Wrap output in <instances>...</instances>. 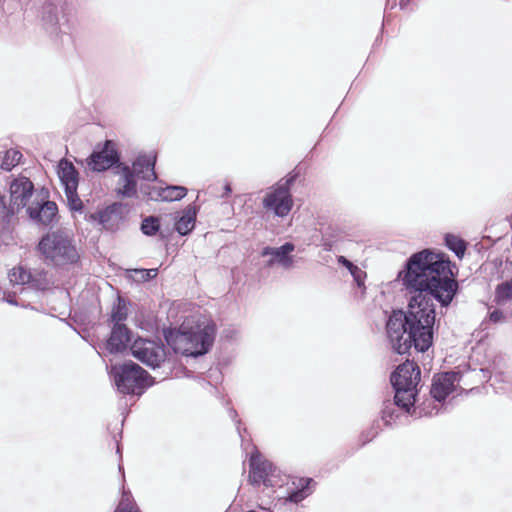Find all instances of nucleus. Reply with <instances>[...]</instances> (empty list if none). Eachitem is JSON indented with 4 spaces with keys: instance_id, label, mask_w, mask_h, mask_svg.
<instances>
[{
    "instance_id": "nucleus-15",
    "label": "nucleus",
    "mask_w": 512,
    "mask_h": 512,
    "mask_svg": "<svg viewBox=\"0 0 512 512\" xmlns=\"http://www.w3.org/2000/svg\"><path fill=\"white\" fill-rule=\"evenodd\" d=\"M57 174L65 191L77 190L79 183V175L72 164L67 159H62L57 166Z\"/></svg>"
},
{
    "instance_id": "nucleus-30",
    "label": "nucleus",
    "mask_w": 512,
    "mask_h": 512,
    "mask_svg": "<svg viewBox=\"0 0 512 512\" xmlns=\"http://www.w3.org/2000/svg\"><path fill=\"white\" fill-rule=\"evenodd\" d=\"M337 260L339 264L345 266L349 271L356 266L348 259H346L344 256H339Z\"/></svg>"
},
{
    "instance_id": "nucleus-21",
    "label": "nucleus",
    "mask_w": 512,
    "mask_h": 512,
    "mask_svg": "<svg viewBox=\"0 0 512 512\" xmlns=\"http://www.w3.org/2000/svg\"><path fill=\"white\" fill-rule=\"evenodd\" d=\"M22 154L18 150H8L5 152V155L2 159L1 167L6 170L10 171L13 167H15L21 160Z\"/></svg>"
},
{
    "instance_id": "nucleus-27",
    "label": "nucleus",
    "mask_w": 512,
    "mask_h": 512,
    "mask_svg": "<svg viewBox=\"0 0 512 512\" xmlns=\"http://www.w3.org/2000/svg\"><path fill=\"white\" fill-rule=\"evenodd\" d=\"M353 276L355 282L359 287L364 286V280L366 278V273L360 269L358 266H355L353 269L349 271Z\"/></svg>"
},
{
    "instance_id": "nucleus-19",
    "label": "nucleus",
    "mask_w": 512,
    "mask_h": 512,
    "mask_svg": "<svg viewBox=\"0 0 512 512\" xmlns=\"http://www.w3.org/2000/svg\"><path fill=\"white\" fill-rule=\"evenodd\" d=\"M395 403L409 410L415 403L416 388H395Z\"/></svg>"
},
{
    "instance_id": "nucleus-18",
    "label": "nucleus",
    "mask_w": 512,
    "mask_h": 512,
    "mask_svg": "<svg viewBox=\"0 0 512 512\" xmlns=\"http://www.w3.org/2000/svg\"><path fill=\"white\" fill-rule=\"evenodd\" d=\"M196 214V210L192 206H188L183 210L182 215L175 223V229L179 234L187 235L193 230Z\"/></svg>"
},
{
    "instance_id": "nucleus-25",
    "label": "nucleus",
    "mask_w": 512,
    "mask_h": 512,
    "mask_svg": "<svg viewBox=\"0 0 512 512\" xmlns=\"http://www.w3.org/2000/svg\"><path fill=\"white\" fill-rule=\"evenodd\" d=\"M159 221L156 217L150 216L143 220L141 230L145 235H154L159 230Z\"/></svg>"
},
{
    "instance_id": "nucleus-8",
    "label": "nucleus",
    "mask_w": 512,
    "mask_h": 512,
    "mask_svg": "<svg viewBox=\"0 0 512 512\" xmlns=\"http://www.w3.org/2000/svg\"><path fill=\"white\" fill-rule=\"evenodd\" d=\"M132 355L144 364L157 367L166 357L164 347L154 341L146 339H136L131 345Z\"/></svg>"
},
{
    "instance_id": "nucleus-1",
    "label": "nucleus",
    "mask_w": 512,
    "mask_h": 512,
    "mask_svg": "<svg viewBox=\"0 0 512 512\" xmlns=\"http://www.w3.org/2000/svg\"><path fill=\"white\" fill-rule=\"evenodd\" d=\"M402 286L415 293L408 303L407 312L394 311L387 322V335L392 349L407 353L412 345L425 352L432 345L435 308L432 298L448 306L456 291L450 262L430 250L413 254L398 273Z\"/></svg>"
},
{
    "instance_id": "nucleus-29",
    "label": "nucleus",
    "mask_w": 512,
    "mask_h": 512,
    "mask_svg": "<svg viewBox=\"0 0 512 512\" xmlns=\"http://www.w3.org/2000/svg\"><path fill=\"white\" fill-rule=\"evenodd\" d=\"M125 501H128V496L126 493L123 494L122 501L116 512H139L136 508L132 506L129 507L128 504H125Z\"/></svg>"
},
{
    "instance_id": "nucleus-14",
    "label": "nucleus",
    "mask_w": 512,
    "mask_h": 512,
    "mask_svg": "<svg viewBox=\"0 0 512 512\" xmlns=\"http://www.w3.org/2000/svg\"><path fill=\"white\" fill-rule=\"evenodd\" d=\"M86 219L92 223L100 224L106 230L115 229L120 220L117 205H111L105 209L99 210L86 216Z\"/></svg>"
},
{
    "instance_id": "nucleus-12",
    "label": "nucleus",
    "mask_w": 512,
    "mask_h": 512,
    "mask_svg": "<svg viewBox=\"0 0 512 512\" xmlns=\"http://www.w3.org/2000/svg\"><path fill=\"white\" fill-rule=\"evenodd\" d=\"M294 251V245L285 243L281 247L270 248L267 247L263 250V256H271L268 261L269 266L279 265L285 269L291 268L293 265V257L291 253Z\"/></svg>"
},
{
    "instance_id": "nucleus-6",
    "label": "nucleus",
    "mask_w": 512,
    "mask_h": 512,
    "mask_svg": "<svg viewBox=\"0 0 512 512\" xmlns=\"http://www.w3.org/2000/svg\"><path fill=\"white\" fill-rule=\"evenodd\" d=\"M155 162L156 156L150 153L146 155H140L133 162L132 170H130L128 167H123L119 180V193L127 197L133 196L136 193V184L134 181L135 176L148 181L155 180Z\"/></svg>"
},
{
    "instance_id": "nucleus-2",
    "label": "nucleus",
    "mask_w": 512,
    "mask_h": 512,
    "mask_svg": "<svg viewBox=\"0 0 512 512\" xmlns=\"http://www.w3.org/2000/svg\"><path fill=\"white\" fill-rule=\"evenodd\" d=\"M22 210L32 221L43 225L51 224L58 211L46 190H36L28 178L19 177L10 183L7 211L13 215Z\"/></svg>"
},
{
    "instance_id": "nucleus-9",
    "label": "nucleus",
    "mask_w": 512,
    "mask_h": 512,
    "mask_svg": "<svg viewBox=\"0 0 512 512\" xmlns=\"http://www.w3.org/2000/svg\"><path fill=\"white\" fill-rule=\"evenodd\" d=\"M420 380V370L414 362L406 361L399 365L391 376L394 388H416Z\"/></svg>"
},
{
    "instance_id": "nucleus-4",
    "label": "nucleus",
    "mask_w": 512,
    "mask_h": 512,
    "mask_svg": "<svg viewBox=\"0 0 512 512\" xmlns=\"http://www.w3.org/2000/svg\"><path fill=\"white\" fill-rule=\"evenodd\" d=\"M38 249L46 259L55 264L73 263L79 257L71 237L60 231L44 235L38 244Z\"/></svg>"
},
{
    "instance_id": "nucleus-17",
    "label": "nucleus",
    "mask_w": 512,
    "mask_h": 512,
    "mask_svg": "<svg viewBox=\"0 0 512 512\" xmlns=\"http://www.w3.org/2000/svg\"><path fill=\"white\" fill-rule=\"evenodd\" d=\"M130 336L128 330L123 324H115L111 336L107 341V349L111 353L122 352L126 349Z\"/></svg>"
},
{
    "instance_id": "nucleus-7",
    "label": "nucleus",
    "mask_w": 512,
    "mask_h": 512,
    "mask_svg": "<svg viewBox=\"0 0 512 512\" xmlns=\"http://www.w3.org/2000/svg\"><path fill=\"white\" fill-rule=\"evenodd\" d=\"M263 207L272 211L278 217H286L293 207V198L288 187V181L272 187L263 199Z\"/></svg>"
},
{
    "instance_id": "nucleus-33",
    "label": "nucleus",
    "mask_w": 512,
    "mask_h": 512,
    "mask_svg": "<svg viewBox=\"0 0 512 512\" xmlns=\"http://www.w3.org/2000/svg\"><path fill=\"white\" fill-rule=\"evenodd\" d=\"M224 190H225V193L226 194H229L231 192V187L229 184H226L225 187H224Z\"/></svg>"
},
{
    "instance_id": "nucleus-3",
    "label": "nucleus",
    "mask_w": 512,
    "mask_h": 512,
    "mask_svg": "<svg viewBox=\"0 0 512 512\" xmlns=\"http://www.w3.org/2000/svg\"><path fill=\"white\" fill-rule=\"evenodd\" d=\"M215 336V325L205 317L186 319L179 330L166 335L168 344L177 353L198 356L208 352Z\"/></svg>"
},
{
    "instance_id": "nucleus-24",
    "label": "nucleus",
    "mask_w": 512,
    "mask_h": 512,
    "mask_svg": "<svg viewBox=\"0 0 512 512\" xmlns=\"http://www.w3.org/2000/svg\"><path fill=\"white\" fill-rule=\"evenodd\" d=\"M127 317V307L126 304L121 300L118 299V302L116 305H114L112 312H111V320L115 324H121L123 320H125Z\"/></svg>"
},
{
    "instance_id": "nucleus-31",
    "label": "nucleus",
    "mask_w": 512,
    "mask_h": 512,
    "mask_svg": "<svg viewBox=\"0 0 512 512\" xmlns=\"http://www.w3.org/2000/svg\"><path fill=\"white\" fill-rule=\"evenodd\" d=\"M502 318H503V314L500 311L495 310L492 313H490V320L495 323L501 321Z\"/></svg>"
},
{
    "instance_id": "nucleus-32",
    "label": "nucleus",
    "mask_w": 512,
    "mask_h": 512,
    "mask_svg": "<svg viewBox=\"0 0 512 512\" xmlns=\"http://www.w3.org/2000/svg\"><path fill=\"white\" fill-rule=\"evenodd\" d=\"M303 497H304L303 493L300 491H297V492L292 493L289 496V500L292 502H299L303 499Z\"/></svg>"
},
{
    "instance_id": "nucleus-22",
    "label": "nucleus",
    "mask_w": 512,
    "mask_h": 512,
    "mask_svg": "<svg viewBox=\"0 0 512 512\" xmlns=\"http://www.w3.org/2000/svg\"><path fill=\"white\" fill-rule=\"evenodd\" d=\"M446 245L459 257L462 258L465 252V243L455 235L445 237Z\"/></svg>"
},
{
    "instance_id": "nucleus-11",
    "label": "nucleus",
    "mask_w": 512,
    "mask_h": 512,
    "mask_svg": "<svg viewBox=\"0 0 512 512\" xmlns=\"http://www.w3.org/2000/svg\"><path fill=\"white\" fill-rule=\"evenodd\" d=\"M114 144L106 141L101 151H95L88 160V166L93 171L101 172L110 168L117 161Z\"/></svg>"
},
{
    "instance_id": "nucleus-28",
    "label": "nucleus",
    "mask_w": 512,
    "mask_h": 512,
    "mask_svg": "<svg viewBox=\"0 0 512 512\" xmlns=\"http://www.w3.org/2000/svg\"><path fill=\"white\" fill-rule=\"evenodd\" d=\"M135 273L139 275L140 280L148 281L157 276V269H139L135 270Z\"/></svg>"
},
{
    "instance_id": "nucleus-10",
    "label": "nucleus",
    "mask_w": 512,
    "mask_h": 512,
    "mask_svg": "<svg viewBox=\"0 0 512 512\" xmlns=\"http://www.w3.org/2000/svg\"><path fill=\"white\" fill-rule=\"evenodd\" d=\"M462 380L459 372H446L435 377L431 394L437 401L444 400L450 393L456 390Z\"/></svg>"
},
{
    "instance_id": "nucleus-20",
    "label": "nucleus",
    "mask_w": 512,
    "mask_h": 512,
    "mask_svg": "<svg viewBox=\"0 0 512 512\" xmlns=\"http://www.w3.org/2000/svg\"><path fill=\"white\" fill-rule=\"evenodd\" d=\"M9 280L13 285H24L29 283L31 274L24 267H14L9 272Z\"/></svg>"
},
{
    "instance_id": "nucleus-23",
    "label": "nucleus",
    "mask_w": 512,
    "mask_h": 512,
    "mask_svg": "<svg viewBox=\"0 0 512 512\" xmlns=\"http://www.w3.org/2000/svg\"><path fill=\"white\" fill-rule=\"evenodd\" d=\"M512 298V282H505L498 285L495 299L497 303L502 304Z\"/></svg>"
},
{
    "instance_id": "nucleus-26",
    "label": "nucleus",
    "mask_w": 512,
    "mask_h": 512,
    "mask_svg": "<svg viewBox=\"0 0 512 512\" xmlns=\"http://www.w3.org/2000/svg\"><path fill=\"white\" fill-rule=\"evenodd\" d=\"M65 195L68 206L72 211H82L83 203L77 195V190H71V193L69 191H65Z\"/></svg>"
},
{
    "instance_id": "nucleus-16",
    "label": "nucleus",
    "mask_w": 512,
    "mask_h": 512,
    "mask_svg": "<svg viewBox=\"0 0 512 512\" xmlns=\"http://www.w3.org/2000/svg\"><path fill=\"white\" fill-rule=\"evenodd\" d=\"M187 189L183 186L153 187L148 197L154 201H177L185 197Z\"/></svg>"
},
{
    "instance_id": "nucleus-13",
    "label": "nucleus",
    "mask_w": 512,
    "mask_h": 512,
    "mask_svg": "<svg viewBox=\"0 0 512 512\" xmlns=\"http://www.w3.org/2000/svg\"><path fill=\"white\" fill-rule=\"evenodd\" d=\"M272 472V464L264 460L261 455L254 454L250 459V481L254 484L263 482L270 485L269 474Z\"/></svg>"
},
{
    "instance_id": "nucleus-5",
    "label": "nucleus",
    "mask_w": 512,
    "mask_h": 512,
    "mask_svg": "<svg viewBox=\"0 0 512 512\" xmlns=\"http://www.w3.org/2000/svg\"><path fill=\"white\" fill-rule=\"evenodd\" d=\"M111 373L118 391L124 394H141L153 384L147 372L133 362L113 366Z\"/></svg>"
}]
</instances>
